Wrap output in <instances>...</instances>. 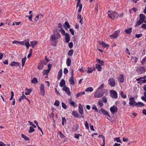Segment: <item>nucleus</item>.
<instances>
[{"label": "nucleus", "mask_w": 146, "mask_h": 146, "mask_svg": "<svg viewBox=\"0 0 146 146\" xmlns=\"http://www.w3.org/2000/svg\"><path fill=\"white\" fill-rule=\"evenodd\" d=\"M143 22L139 20L137 22L136 25L135 26V27H136L137 26H139L140 25H141L142 23Z\"/></svg>", "instance_id": "nucleus-35"}, {"label": "nucleus", "mask_w": 146, "mask_h": 146, "mask_svg": "<svg viewBox=\"0 0 146 146\" xmlns=\"http://www.w3.org/2000/svg\"><path fill=\"white\" fill-rule=\"evenodd\" d=\"M114 140L116 141L117 142L121 143V141L119 137H115V138L114 139Z\"/></svg>", "instance_id": "nucleus-54"}, {"label": "nucleus", "mask_w": 146, "mask_h": 146, "mask_svg": "<svg viewBox=\"0 0 146 146\" xmlns=\"http://www.w3.org/2000/svg\"><path fill=\"white\" fill-rule=\"evenodd\" d=\"M142 36V34H136L135 35V37H136L137 38H139Z\"/></svg>", "instance_id": "nucleus-57"}, {"label": "nucleus", "mask_w": 146, "mask_h": 146, "mask_svg": "<svg viewBox=\"0 0 146 146\" xmlns=\"http://www.w3.org/2000/svg\"><path fill=\"white\" fill-rule=\"evenodd\" d=\"M98 104L101 107H102L104 105L103 104L101 100H99L98 102Z\"/></svg>", "instance_id": "nucleus-46"}, {"label": "nucleus", "mask_w": 146, "mask_h": 146, "mask_svg": "<svg viewBox=\"0 0 146 146\" xmlns=\"http://www.w3.org/2000/svg\"><path fill=\"white\" fill-rule=\"evenodd\" d=\"M74 50L72 49L70 50L68 52V54L70 56H72L73 54Z\"/></svg>", "instance_id": "nucleus-43"}, {"label": "nucleus", "mask_w": 146, "mask_h": 146, "mask_svg": "<svg viewBox=\"0 0 146 146\" xmlns=\"http://www.w3.org/2000/svg\"><path fill=\"white\" fill-rule=\"evenodd\" d=\"M33 52V50L31 49H30L29 50V53L27 56V58H29L32 55Z\"/></svg>", "instance_id": "nucleus-44"}, {"label": "nucleus", "mask_w": 146, "mask_h": 146, "mask_svg": "<svg viewBox=\"0 0 146 146\" xmlns=\"http://www.w3.org/2000/svg\"><path fill=\"white\" fill-rule=\"evenodd\" d=\"M22 136L23 138H24L25 140H29V139L28 137H27L25 135L22 134Z\"/></svg>", "instance_id": "nucleus-50"}, {"label": "nucleus", "mask_w": 146, "mask_h": 146, "mask_svg": "<svg viewBox=\"0 0 146 146\" xmlns=\"http://www.w3.org/2000/svg\"><path fill=\"white\" fill-rule=\"evenodd\" d=\"M62 90L67 93L68 96H70L71 95L70 92L69 88L68 87H67L66 86H64Z\"/></svg>", "instance_id": "nucleus-10"}, {"label": "nucleus", "mask_w": 146, "mask_h": 146, "mask_svg": "<svg viewBox=\"0 0 146 146\" xmlns=\"http://www.w3.org/2000/svg\"><path fill=\"white\" fill-rule=\"evenodd\" d=\"M54 105L56 106H58L59 105V102L58 100H56L54 104Z\"/></svg>", "instance_id": "nucleus-55"}, {"label": "nucleus", "mask_w": 146, "mask_h": 146, "mask_svg": "<svg viewBox=\"0 0 146 146\" xmlns=\"http://www.w3.org/2000/svg\"><path fill=\"white\" fill-rule=\"evenodd\" d=\"M96 68L98 71H100L101 70L102 68L100 65L99 64H96Z\"/></svg>", "instance_id": "nucleus-29"}, {"label": "nucleus", "mask_w": 146, "mask_h": 146, "mask_svg": "<svg viewBox=\"0 0 146 146\" xmlns=\"http://www.w3.org/2000/svg\"><path fill=\"white\" fill-rule=\"evenodd\" d=\"M65 26H66L67 28L69 29L70 28V25L69 23L67 21H66L65 23Z\"/></svg>", "instance_id": "nucleus-58"}, {"label": "nucleus", "mask_w": 146, "mask_h": 146, "mask_svg": "<svg viewBox=\"0 0 146 146\" xmlns=\"http://www.w3.org/2000/svg\"><path fill=\"white\" fill-rule=\"evenodd\" d=\"M110 96L114 99H117L118 98L117 93L115 90H111L110 91Z\"/></svg>", "instance_id": "nucleus-3"}, {"label": "nucleus", "mask_w": 146, "mask_h": 146, "mask_svg": "<svg viewBox=\"0 0 146 146\" xmlns=\"http://www.w3.org/2000/svg\"><path fill=\"white\" fill-rule=\"evenodd\" d=\"M54 115V113H51L49 114V116L50 118L53 119Z\"/></svg>", "instance_id": "nucleus-62"}, {"label": "nucleus", "mask_w": 146, "mask_h": 146, "mask_svg": "<svg viewBox=\"0 0 146 146\" xmlns=\"http://www.w3.org/2000/svg\"><path fill=\"white\" fill-rule=\"evenodd\" d=\"M118 80L121 83H123L124 82V77L123 75L121 74L118 78Z\"/></svg>", "instance_id": "nucleus-23"}, {"label": "nucleus", "mask_w": 146, "mask_h": 146, "mask_svg": "<svg viewBox=\"0 0 146 146\" xmlns=\"http://www.w3.org/2000/svg\"><path fill=\"white\" fill-rule=\"evenodd\" d=\"M102 100L105 103H106L107 102V99L105 96L103 97L102 98Z\"/></svg>", "instance_id": "nucleus-47"}, {"label": "nucleus", "mask_w": 146, "mask_h": 146, "mask_svg": "<svg viewBox=\"0 0 146 146\" xmlns=\"http://www.w3.org/2000/svg\"><path fill=\"white\" fill-rule=\"evenodd\" d=\"M146 78V76H144L143 77H140L139 78H137L136 79V80L137 81H139L140 80H141V79H144Z\"/></svg>", "instance_id": "nucleus-59"}, {"label": "nucleus", "mask_w": 146, "mask_h": 146, "mask_svg": "<svg viewBox=\"0 0 146 146\" xmlns=\"http://www.w3.org/2000/svg\"><path fill=\"white\" fill-rule=\"evenodd\" d=\"M94 89L92 87H89L87 88L86 90V92H92L93 91Z\"/></svg>", "instance_id": "nucleus-37"}, {"label": "nucleus", "mask_w": 146, "mask_h": 146, "mask_svg": "<svg viewBox=\"0 0 146 146\" xmlns=\"http://www.w3.org/2000/svg\"><path fill=\"white\" fill-rule=\"evenodd\" d=\"M25 45L26 47H28V46H30V44L29 43V40L27 39L25 41Z\"/></svg>", "instance_id": "nucleus-38"}, {"label": "nucleus", "mask_w": 146, "mask_h": 146, "mask_svg": "<svg viewBox=\"0 0 146 146\" xmlns=\"http://www.w3.org/2000/svg\"><path fill=\"white\" fill-rule=\"evenodd\" d=\"M65 84V82L64 80L63 79H62L60 83V86L61 87H62L64 86Z\"/></svg>", "instance_id": "nucleus-27"}, {"label": "nucleus", "mask_w": 146, "mask_h": 146, "mask_svg": "<svg viewBox=\"0 0 146 146\" xmlns=\"http://www.w3.org/2000/svg\"><path fill=\"white\" fill-rule=\"evenodd\" d=\"M19 42L20 41H18L17 40H14L12 42V43L14 44H19Z\"/></svg>", "instance_id": "nucleus-64"}, {"label": "nucleus", "mask_w": 146, "mask_h": 146, "mask_svg": "<svg viewBox=\"0 0 146 146\" xmlns=\"http://www.w3.org/2000/svg\"><path fill=\"white\" fill-rule=\"evenodd\" d=\"M77 4L79 5V8L78 10V12L79 13H80L81 12L82 9V4H80L79 3H77Z\"/></svg>", "instance_id": "nucleus-33"}, {"label": "nucleus", "mask_w": 146, "mask_h": 146, "mask_svg": "<svg viewBox=\"0 0 146 146\" xmlns=\"http://www.w3.org/2000/svg\"><path fill=\"white\" fill-rule=\"evenodd\" d=\"M95 70V68H88V70H87L88 73H92L93 71Z\"/></svg>", "instance_id": "nucleus-22"}, {"label": "nucleus", "mask_w": 146, "mask_h": 146, "mask_svg": "<svg viewBox=\"0 0 146 146\" xmlns=\"http://www.w3.org/2000/svg\"><path fill=\"white\" fill-rule=\"evenodd\" d=\"M117 108L115 105L113 106L110 108V111L113 114H114L117 111Z\"/></svg>", "instance_id": "nucleus-9"}, {"label": "nucleus", "mask_w": 146, "mask_h": 146, "mask_svg": "<svg viewBox=\"0 0 146 146\" xmlns=\"http://www.w3.org/2000/svg\"><path fill=\"white\" fill-rule=\"evenodd\" d=\"M37 43V41H31L30 42V46H31L33 48H34Z\"/></svg>", "instance_id": "nucleus-26"}, {"label": "nucleus", "mask_w": 146, "mask_h": 146, "mask_svg": "<svg viewBox=\"0 0 146 146\" xmlns=\"http://www.w3.org/2000/svg\"><path fill=\"white\" fill-rule=\"evenodd\" d=\"M32 91L31 89H28L27 88L26 89V92L25 94L26 95H29L30 94V93Z\"/></svg>", "instance_id": "nucleus-24"}, {"label": "nucleus", "mask_w": 146, "mask_h": 146, "mask_svg": "<svg viewBox=\"0 0 146 146\" xmlns=\"http://www.w3.org/2000/svg\"><path fill=\"white\" fill-rule=\"evenodd\" d=\"M100 111L104 115H106L109 117L111 118V116L108 112L102 108H101Z\"/></svg>", "instance_id": "nucleus-13"}, {"label": "nucleus", "mask_w": 146, "mask_h": 146, "mask_svg": "<svg viewBox=\"0 0 146 146\" xmlns=\"http://www.w3.org/2000/svg\"><path fill=\"white\" fill-rule=\"evenodd\" d=\"M69 81L70 84H72L73 85L75 84V82L74 80L73 74H72V76L69 80Z\"/></svg>", "instance_id": "nucleus-14"}, {"label": "nucleus", "mask_w": 146, "mask_h": 146, "mask_svg": "<svg viewBox=\"0 0 146 146\" xmlns=\"http://www.w3.org/2000/svg\"><path fill=\"white\" fill-rule=\"evenodd\" d=\"M46 63L44 61L41 62L39 65L38 66L37 68L39 70H42L43 68V66L46 64Z\"/></svg>", "instance_id": "nucleus-11"}, {"label": "nucleus", "mask_w": 146, "mask_h": 146, "mask_svg": "<svg viewBox=\"0 0 146 146\" xmlns=\"http://www.w3.org/2000/svg\"><path fill=\"white\" fill-rule=\"evenodd\" d=\"M31 82L33 84H36L38 83V81L37 79L35 78H34L31 80Z\"/></svg>", "instance_id": "nucleus-36"}, {"label": "nucleus", "mask_w": 146, "mask_h": 146, "mask_svg": "<svg viewBox=\"0 0 146 146\" xmlns=\"http://www.w3.org/2000/svg\"><path fill=\"white\" fill-rule=\"evenodd\" d=\"M72 115L75 117H78L79 114L76 111H73L72 112Z\"/></svg>", "instance_id": "nucleus-32"}, {"label": "nucleus", "mask_w": 146, "mask_h": 146, "mask_svg": "<svg viewBox=\"0 0 146 146\" xmlns=\"http://www.w3.org/2000/svg\"><path fill=\"white\" fill-rule=\"evenodd\" d=\"M40 90L41 92V94L42 96H44L45 94V90L44 86L43 84H41L40 87Z\"/></svg>", "instance_id": "nucleus-12"}, {"label": "nucleus", "mask_w": 146, "mask_h": 146, "mask_svg": "<svg viewBox=\"0 0 146 146\" xmlns=\"http://www.w3.org/2000/svg\"><path fill=\"white\" fill-rule=\"evenodd\" d=\"M92 109L93 110H95L96 112H98V110L96 106L95 105H94L92 107Z\"/></svg>", "instance_id": "nucleus-63"}, {"label": "nucleus", "mask_w": 146, "mask_h": 146, "mask_svg": "<svg viewBox=\"0 0 146 146\" xmlns=\"http://www.w3.org/2000/svg\"><path fill=\"white\" fill-rule=\"evenodd\" d=\"M146 82V80L144 79L143 80H139L138 82V83L140 84H142L145 83Z\"/></svg>", "instance_id": "nucleus-41"}, {"label": "nucleus", "mask_w": 146, "mask_h": 146, "mask_svg": "<svg viewBox=\"0 0 146 146\" xmlns=\"http://www.w3.org/2000/svg\"><path fill=\"white\" fill-rule=\"evenodd\" d=\"M20 64L18 62H16L15 61H13L12 62L11 64H10V66H19Z\"/></svg>", "instance_id": "nucleus-19"}, {"label": "nucleus", "mask_w": 146, "mask_h": 146, "mask_svg": "<svg viewBox=\"0 0 146 146\" xmlns=\"http://www.w3.org/2000/svg\"><path fill=\"white\" fill-rule=\"evenodd\" d=\"M104 85L103 83L98 88V90H99L100 89H102L104 88Z\"/></svg>", "instance_id": "nucleus-56"}, {"label": "nucleus", "mask_w": 146, "mask_h": 146, "mask_svg": "<svg viewBox=\"0 0 146 146\" xmlns=\"http://www.w3.org/2000/svg\"><path fill=\"white\" fill-rule=\"evenodd\" d=\"M104 94V92L99 91L97 90L94 93V96L96 98H99L102 97Z\"/></svg>", "instance_id": "nucleus-4"}, {"label": "nucleus", "mask_w": 146, "mask_h": 146, "mask_svg": "<svg viewBox=\"0 0 146 146\" xmlns=\"http://www.w3.org/2000/svg\"><path fill=\"white\" fill-rule=\"evenodd\" d=\"M144 104L142 102H139L137 103H136L135 106L137 108L141 107V106H144Z\"/></svg>", "instance_id": "nucleus-20"}, {"label": "nucleus", "mask_w": 146, "mask_h": 146, "mask_svg": "<svg viewBox=\"0 0 146 146\" xmlns=\"http://www.w3.org/2000/svg\"><path fill=\"white\" fill-rule=\"evenodd\" d=\"M136 102L135 101V98L131 97L129 99V105L132 106H135Z\"/></svg>", "instance_id": "nucleus-6"}, {"label": "nucleus", "mask_w": 146, "mask_h": 146, "mask_svg": "<svg viewBox=\"0 0 146 146\" xmlns=\"http://www.w3.org/2000/svg\"><path fill=\"white\" fill-rule=\"evenodd\" d=\"M30 129L29 131V133H31L35 131V129L32 127L30 126Z\"/></svg>", "instance_id": "nucleus-49"}, {"label": "nucleus", "mask_w": 146, "mask_h": 146, "mask_svg": "<svg viewBox=\"0 0 146 146\" xmlns=\"http://www.w3.org/2000/svg\"><path fill=\"white\" fill-rule=\"evenodd\" d=\"M52 67V64H48V69L46 70H44L43 73H48L49 72Z\"/></svg>", "instance_id": "nucleus-16"}, {"label": "nucleus", "mask_w": 146, "mask_h": 146, "mask_svg": "<svg viewBox=\"0 0 146 146\" xmlns=\"http://www.w3.org/2000/svg\"><path fill=\"white\" fill-rule=\"evenodd\" d=\"M85 94V92H79L76 94V98H78L82 95H84Z\"/></svg>", "instance_id": "nucleus-25"}, {"label": "nucleus", "mask_w": 146, "mask_h": 146, "mask_svg": "<svg viewBox=\"0 0 146 146\" xmlns=\"http://www.w3.org/2000/svg\"><path fill=\"white\" fill-rule=\"evenodd\" d=\"M59 134H60V138H63L64 137V136L62 134V132L59 131Z\"/></svg>", "instance_id": "nucleus-61"}, {"label": "nucleus", "mask_w": 146, "mask_h": 146, "mask_svg": "<svg viewBox=\"0 0 146 146\" xmlns=\"http://www.w3.org/2000/svg\"><path fill=\"white\" fill-rule=\"evenodd\" d=\"M99 44L101 45L104 48H108L109 47V46L108 44H106L104 42H100Z\"/></svg>", "instance_id": "nucleus-21"}, {"label": "nucleus", "mask_w": 146, "mask_h": 146, "mask_svg": "<svg viewBox=\"0 0 146 146\" xmlns=\"http://www.w3.org/2000/svg\"><path fill=\"white\" fill-rule=\"evenodd\" d=\"M136 70L137 72L140 73L144 72L146 70V66L144 67H140L137 68Z\"/></svg>", "instance_id": "nucleus-8"}, {"label": "nucleus", "mask_w": 146, "mask_h": 146, "mask_svg": "<svg viewBox=\"0 0 146 146\" xmlns=\"http://www.w3.org/2000/svg\"><path fill=\"white\" fill-rule=\"evenodd\" d=\"M119 31H115L112 35H110V38L111 39H115L118 37Z\"/></svg>", "instance_id": "nucleus-7"}, {"label": "nucleus", "mask_w": 146, "mask_h": 146, "mask_svg": "<svg viewBox=\"0 0 146 146\" xmlns=\"http://www.w3.org/2000/svg\"><path fill=\"white\" fill-rule=\"evenodd\" d=\"M108 15L109 17L112 19H116L118 17V14L115 12L108 11Z\"/></svg>", "instance_id": "nucleus-2"}, {"label": "nucleus", "mask_w": 146, "mask_h": 146, "mask_svg": "<svg viewBox=\"0 0 146 146\" xmlns=\"http://www.w3.org/2000/svg\"><path fill=\"white\" fill-rule=\"evenodd\" d=\"M80 135L81 136H82V135H80V134H77L76 133H75L74 135V137L75 138H76L78 139H79V136Z\"/></svg>", "instance_id": "nucleus-45"}, {"label": "nucleus", "mask_w": 146, "mask_h": 146, "mask_svg": "<svg viewBox=\"0 0 146 146\" xmlns=\"http://www.w3.org/2000/svg\"><path fill=\"white\" fill-rule=\"evenodd\" d=\"M120 95L121 96L122 98H126L127 96L126 94H123V91H121L120 92Z\"/></svg>", "instance_id": "nucleus-34"}, {"label": "nucleus", "mask_w": 146, "mask_h": 146, "mask_svg": "<svg viewBox=\"0 0 146 146\" xmlns=\"http://www.w3.org/2000/svg\"><path fill=\"white\" fill-rule=\"evenodd\" d=\"M78 111L80 113L83 114L84 113L83 107L80 104H79Z\"/></svg>", "instance_id": "nucleus-17"}, {"label": "nucleus", "mask_w": 146, "mask_h": 146, "mask_svg": "<svg viewBox=\"0 0 146 146\" xmlns=\"http://www.w3.org/2000/svg\"><path fill=\"white\" fill-rule=\"evenodd\" d=\"M27 98L26 97V96L23 94V95L19 98V102H21V101L25 99H26Z\"/></svg>", "instance_id": "nucleus-31"}, {"label": "nucleus", "mask_w": 146, "mask_h": 146, "mask_svg": "<svg viewBox=\"0 0 146 146\" xmlns=\"http://www.w3.org/2000/svg\"><path fill=\"white\" fill-rule=\"evenodd\" d=\"M142 64H143L144 63H146V56L141 61Z\"/></svg>", "instance_id": "nucleus-53"}, {"label": "nucleus", "mask_w": 146, "mask_h": 146, "mask_svg": "<svg viewBox=\"0 0 146 146\" xmlns=\"http://www.w3.org/2000/svg\"><path fill=\"white\" fill-rule=\"evenodd\" d=\"M64 35L65 36L66 42L67 43H68L70 40V35L66 33L65 34V35Z\"/></svg>", "instance_id": "nucleus-18"}, {"label": "nucleus", "mask_w": 146, "mask_h": 146, "mask_svg": "<svg viewBox=\"0 0 146 146\" xmlns=\"http://www.w3.org/2000/svg\"><path fill=\"white\" fill-rule=\"evenodd\" d=\"M29 122L30 124V125L33 127L34 128H36V126L31 121H29Z\"/></svg>", "instance_id": "nucleus-60"}, {"label": "nucleus", "mask_w": 146, "mask_h": 146, "mask_svg": "<svg viewBox=\"0 0 146 146\" xmlns=\"http://www.w3.org/2000/svg\"><path fill=\"white\" fill-rule=\"evenodd\" d=\"M62 125H64V123H66V120L65 117H62Z\"/></svg>", "instance_id": "nucleus-42"}, {"label": "nucleus", "mask_w": 146, "mask_h": 146, "mask_svg": "<svg viewBox=\"0 0 146 146\" xmlns=\"http://www.w3.org/2000/svg\"><path fill=\"white\" fill-rule=\"evenodd\" d=\"M59 31L63 35H65V34H66V33H65V31H64V30L62 29L59 30Z\"/></svg>", "instance_id": "nucleus-51"}, {"label": "nucleus", "mask_w": 146, "mask_h": 146, "mask_svg": "<svg viewBox=\"0 0 146 146\" xmlns=\"http://www.w3.org/2000/svg\"><path fill=\"white\" fill-rule=\"evenodd\" d=\"M85 126L86 129H89L88 124V123L87 121H85Z\"/></svg>", "instance_id": "nucleus-52"}, {"label": "nucleus", "mask_w": 146, "mask_h": 146, "mask_svg": "<svg viewBox=\"0 0 146 146\" xmlns=\"http://www.w3.org/2000/svg\"><path fill=\"white\" fill-rule=\"evenodd\" d=\"M96 61L99 64H100L101 65H104V62L100 60V59L97 58L96 59Z\"/></svg>", "instance_id": "nucleus-39"}, {"label": "nucleus", "mask_w": 146, "mask_h": 146, "mask_svg": "<svg viewBox=\"0 0 146 146\" xmlns=\"http://www.w3.org/2000/svg\"><path fill=\"white\" fill-rule=\"evenodd\" d=\"M60 38V35L57 33L55 34L52 35L50 40L52 43H53L56 44L57 42L56 40Z\"/></svg>", "instance_id": "nucleus-1"}, {"label": "nucleus", "mask_w": 146, "mask_h": 146, "mask_svg": "<svg viewBox=\"0 0 146 146\" xmlns=\"http://www.w3.org/2000/svg\"><path fill=\"white\" fill-rule=\"evenodd\" d=\"M62 106L64 109H66L67 108V106L66 104H65L64 102H62Z\"/></svg>", "instance_id": "nucleus-48"}, {"label": "nucleus", "mask_w": 146, "mask_h": 146, "mask_svg": "<svg viewBox=\"0 0 146 146\" xmlns=\"http://www.w3.org/2000/svg\"><path fill=\"white\" fill-rule=\"evenodd\" d=\"M26 57H25L24 58L22 59V66H23L25 64V62L26 60Z\"/></svg>", "instance_id": "nucleus-40"}, {"label": "nucleus", "mask_w": 146, "mask_h": 146, "mask_svg": "<svg viewBox=\"0 0 146 146\" xmlns=\"http://www.w3.org/2000/svg\"><path fill=\"white\" fill-rule=\"evenodd\" d=\"M66 65L68 66H70L71 65V60L70 58H68L66 61Z\"/></svg>", "instance_id": "nucleus-28"}, {"label": "nucleus", "mask_w": 146, "mask_h": 146, "mask_svg": "<svg viewBox=\"0 0 146 146\" xmlns=\"http://www.w3.org/2000/svg\"><path fill=\"white\" fill-rule=\"evenodd\" d=\"M132 31V28H129L127 29H126L125 30V32L127 34H129L131 33Z\"/></svg>", "instance_id": "nucleus-30"}, {"label": "nucleus", "mask_w": 146, "mask_h": 146, "mask_svg": "<svg viewBox=\"0 0 146 146\" xmlns=\"http://www.w3.org/2000/svg\"><path fill=\"white\" fill-rule=\"evenodd\" d=\"M145 15L142 14H141L139 15V20L142 21L143 22H144V21L145 19Z\"/></svg>", "instance_id": "nucleus-15"}, {"label": "nucleus", "mask_w": 146, "mask_h": 146, "mask_svg": "<svg viewBox=\"0 0 146 146\" xmlns=\"http://www.w3.org/2000/svg\"><path fill=\"white\" fill-rule=\"evenodd\" d=\"M108 84L111 87L115 86L116 84L114 79L112 78H111L109 79Z\"/></svg>", "instance_id": "nucleus-5"}]
</instances>
